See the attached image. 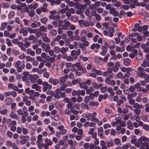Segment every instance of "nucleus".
Returning a JSON list of instances; mask_svg holds the SVG:
<instances>
[{"label": "nucleus", "instance_id": "obj_1", "mask_svg": "<svg viewBox=\"0 0 149 149\" xmlns=\"http://www.w3.org/2000/svg\"><path fill=\"white\" fill-rule=\"evenodd\" d=\"M21 61L18 60L15 63V67L16 68L17 71L18 72H21L23 69H24L25 68V65L22 63V65Z\"/></svg>", "mask_w": 149, "mask_h": 149}, {"label": "nucleus", "instance_id": "obj_2", "mask_svg": "<svg viewBox=\"0 0 149 149\" xmlns=\"http://www.w3.org/2000/svg\"><path fill=\"white\" fill-rule=\"evenodd\" d=\"M29 79L31 83H34L36 81V80L38 78V76L36 74H29Z\"/></svg>", "mask_w": 149, "mask_h": 149}, {"label": "nucleus", "instance_id": "obj_3", "mask_svg": "<svg viewBox=\"0 0 149 149\" xmlns=\"http://www.w3.org/2000/svg\"><path fill=\"white\" fill-rule=\"evenodd\" d=\"M81 51L80 49H78L77 51L75 50H72L71 52V55L72 56L73 58L77 59V56L79 55Z\"/></svg>", "mask_w": 149, "mask_h": 149}, {"label": "nucleus", "instance_id": "obj_4", "mask_svg": "<svg viewBox=\"0 0 149 149\" xmlns=\"http://www.w3.org/2000/svg\"><path fill=\"white\" fill-rule=\"evenodd\" d=\"M45 143L44 148L45 149H48L49 148V146L52 145L53 143L52 141L50 139H45Z\"/></svg>", "mask_w": 149, "mask_h": 149}, {"label": "nucleus", "instance_id": "obj_5", "mask_svg": "<svg viewBox=\"0 0 149 149\" xmlns=\"http://www.w3.org/2000/svg\"><path fill=\"white\" fill-rule=\"evenodd\" d=\"M149 141V139L145 136H142L138 139V142L142 143L143 141L148 142Z\"/></svg>", "mask_w": 149, "mask_h": 149}, {"label": "nucleus", "instance_id": "obj_6", "mask_svg": "<svg viewBox=\"0 0 149 149\" xmlns=\"http://www.w3.org/2000/svg\"><path fill=\"white\" fill-rule=\"evenodd\" d=\"M19 32L20 34L22 33L24 36H26L28 34L27 27H23L21 28L19 30Z\"/></svg>", "mask_w": 149, "mask_h": 149}, {"label": "nucleus", "instance_id": "obj_7", "mask_svg": "<svg viewBox=\"0 0 149 149\" xmlns=\"http://www.w3.org/2000/svg\"><path fill=\"white\" fill-rule=\"evenodd\" d=\"M103 129L102 127H100L98 128L97 133L98 136L102 139H104V138L103 136Z\"/></svg>", "mask_w": 149, "mask_h": 149}, {"label": "nucleus", "instance_id": "obj_8", "mask_svg": "<svg viewBox=\"0 0 149 149\" xmlns=\"http://www.w3.org/2000/svg\"><path fill=\"white\" fill-rule=\"evenodd\" d=\"M109 12L110 14H113V15L115 17L118 16L119 15L118 11L116 10L115 8H112L110 9Z\"/></svg>", "mask_w": 149, "mask_h": 149}, {"label": "nucleus", "instance_id": "obj_9", "mask_svg": "<svg viewBox=\"0 0 149 149\" xmlns=\"http://www.w3.org/2000/svg\"><path fill=\"white\" fill-rule=\"evenodd\" d=\"M43 41L46 43H49L50 42V39L47 37L46 33H43L42 36Z\"/></svg>", "mask_w": 149, "mask_h": 149}, {"label": "nucleus", "instance_id": "obj_10", "mask_svg": "<svg viewBox=\"0 0 149 149\" xmlns=\"http://www.w3.org/2000/svg\"><path fill=\"white\" fill-rule=\"evenodd\" d=\"M32 88L33 89H35L36 91L38 92H40L41 91L40 86H39L36 83L33 84L32 85Z\"/></svg>", "mask_w": 149, "mask_h": 149}, {"label": "nucleus", "instance_id": "obj_11", "mask_svg": "<svg viewBox=\"0 0 149 149\" xmlns=\"http://www.w3.org/2000/svg\"><path fill=\"white\" fill-rule=\"evenodd\" d=\"M114 78L115 79L119 78L123 79L125 78V77L123 76V75L122 72H119L115 74L114 76Z\"/></svg>", "mask_w": 149, "mask_h": 149}, {"label": "nucleus", "instance_id": "obj_12", "mask_svg": "<svg viewBox=\"0 0 149 149\" xmlns=\"http://www.w3.org/2000/svg\"><path fill=\"white\" fill-rule=\"evenodd\" d=\"M68 74H66L64 76L61 77L59 78V81L61 83H63L65 82L68 79Z\"/></svg>", "mask_w": 149, "mask_h": 149}, {"label": "nucleus", "instance_id": "obj_13", "mask_svg": "<svg viewBox=\"0 0 149 149\" xmlns=\"http://www.w3.org/2000/svg\"><path fill=\"white\" fill-rule=\"evenodd\" d=\"M101 51L100 52V54L102 56H104L106 54L107 49L106 47L105 46H103L101 48Z\"/></svg>", "mask_w": 149, "mask_h": 149}, {"label": "nucleus", "instance_id": "obj_14", "mask_svg": "<svg viewBox=\"0 0 149 149\" xmlns=\"http://www.w3.org/2000/svg\"><path fill=\"white\" fill-rule=\"evenodd\" d=\"M79 86L81 88L86 90L88 88V86L86 85L84 82H79Z\"/></svg>", "mask_w": 149, "mask_h": 149}, {"label": "nucleus", "instance_id": "obj_15", "mask_svg": "<svg viewBox=\"0 0 149 149\" xmlns=\"http://www.w3.org/2000/svg\"><path fill=\"white\" fill-rule=\"evenodd\" d=\"M9 116L12 118L15 119L17 120L18 118V116L16 114H15L13 111H12L10 114Z\"/></svg>", "mask_w": 149, "mask_h": 149}, {"label": "nucleus", "instance_id": "obj_16", "mask_svg": "<svg viewBox=\"0 0 149 149\" xmlns=\"http://www.w3.org/2000/svg\"><path fill=\"white\" fill-rule=\"evenodd\" d=\"M107 92L110 93V96L112 97L114 95L115 93L113 92V90L112 87H109L107 89Z\"/></svg>", "mask_w": 149, "mask_h": 149}, {"label": "nucleus", "instance_id": "obj_17", "mask_svg": "<svg viewBox=\"0 0 149 149\" xmlns=\"http://www.w3.org/2000/svg\"><path fill=\"white\" fill-rule=\"evenodd\" d=\"M90 149H101V148L99 146H96L92 143H90L89 146Z\"/></svg>", "mask_w": 149, "mask_h": 149}, {"label": "nucleus", "instance_id": "obj_18", "mask_svg": "<svg viewBox=\"0 0 149 149\" xmlns=\"http://www.w3.org/2000/svg\"><path fill=\"white\" fill-rule=\"evenodd\" d=\"M4 102L6 104L10 105L12 102V100L10 98L8 97L5 100Z\"/></svg>", "mask_w": 149, "mask_h": 149}, {"label": "nucleus", "instance_id": "obj_19", "mask_svg": "<svg viewBox=\"0 0 149 149\" xmlns=\"http://www.w3.org/2000/svg\"><path fill=\"white\" fill-rule=\"evenodd\" d=\"M133 107L135 109H141L143 108V106L141 104H139L138 103H135L133 105Z\"/></svg>", "mask_w": 149, "mask_h": 149}, {"label": "nucleus", "instance_id": "obj_20", "mask_svg": "<svg viewBox=\"0 0 149 149\" xmlns=\"http://www.w3.org/2000/svg\"><path fill=\"white\" fill-rule=\"evenodd\" d=\"M127 127L130 129L132 130L133 129L134 127L131 122L130 120H128L127 122Z\"/></svg>", "mask_w": 149, "mask_h": 149}, {"label": "nucleus", "instance_id": "obj_21", "mask_svg": "<svg viewBox=\"0 0 149 149\" xmlns=\"http://www.w3.org/2000/svg\"><path fill=\"white\" fill-rule=\"evenodd\" d=\"M103 59L100 57L96 59L95 62L99 64L102 65L103 63Z\"/></svg>", "mask_w": 149, "mask_h": 149}, {"label": "nucleus", "instance_id": "obj_22", "mask_svg": "<svg viewBox=\"0 0 149 149\" xmlns=\"http://www.w3.org/2000/svg\"><path fill=\"white\" fill-rule=\"evenodd\" d=\"M100 46L98 43L93 44L91 46V49H93L95 48L99 49L100 48Z\"/></svg>", "mask_w": 149, "mask_h": 149}, {"label": "nucleus", "instance_id": "obj_23", "mask_svg": "<svg viewBox=\"0 0 149 149\" xmlns=\"http://www.w3.org/2000/svg\"><path fill=\"white\" fill-rule=\"evenodd\" d=\"M131 61L130 59L129 58H127L124 60L123 63L125 65L128 66L130 64Z\"/></svg>", "mask_w": 149, "mask_h": 149}, {"label": "nucleus", "instance_id": "obj_24", "mask_svg": "<svg viewBox=\"0 0 149 149\" xmlns=\"http://www.w3.org/2000/svg\"><path fill=\"white\" fill-rule=\"evenodd\" d=\"M113 145L114 143L112 139H111L110 141H108L107 143V147L108 148L113 146Z\"/></svg>", "mask_w": 149, "mask_h": 149}, {"label": "nucleus", "instance_id": "obj_25", "mask_svg": "<svg viewBox=\"0 0 149 149\" xmlns=\"http://www.w3.org/2000/svg\"><path fill=\"white\" fill-rule=\"evenodd\" d=\"M143 54L141 52H139V53L136 55V59L138 60H141L142 58Z\"/></svg>", "mask_w": 149, "mask_h": 149}, {"label": "nucleus", "instance_id": "obj_26", "mask_svg": "<svg viewBox=\"0 0 149 149\" xmlns=\"http://www.w3.org/2000/svg\"><path fill=\"white\" fill-rule=\"evenodd\" d=\"M50 34L53 36H55L57 34V31L54 29H52L49 31Z\"/></svg>", "mask_w": 149, "mask_h": 149}, {"label": "nucleus", "instance_id": "obj_27", "mask_svg": "<svg viewBox=\"0 0 149 149\" xmlns=\"http://www.w3.org/2000/svg\"><path fill=\"white\" fill-rule=\"evenodd\" d=\"M99 104L97 102H95V101H90L89 103V105L91 106H97Z\"/></svg>", "mask_w": 149, "mask_h": 149}, {"label": "nucleus", "instance_id": "obj_28", "mask_svg": "<svg viewBox=\"0 0 149 149\" xmlns=\"http://www.w3.org/2000/svg\"><path fill=\"white\" fill-rule=\"evenodd\" d=\"M22 110L24 113V116H27L28 115V110L25 106H24L22 108Z\"/></svg>", "mask_w": 149, "mask_h": 149}, {"label": "nucleus", "instance_id": "obj_29", "mask_svg": "<svg viewBox=\"0 0 149 149\" xmlns=\"http://www.w3.org/2000/svg\"><path fill=\"white\" fill-rule=\"evenodd\" d=\"M105 112L108 114H109V116L110 117H112L113 116V113L111 112V110L108 109V108H106L105 109Z\"/></svg>", "mask_w": 149, "mask_h": 149}, {"label": "nucleus", "instance_id": "obj_30", "mask_svg": "<svg viewBox=\"0 0 149 149\" xmlns=\"http://www.w3.org/2000/svg\"><path fill=\"white\" fill-rule=\"evenodd\" d=\"M38 19V17L37 15L35 14L32 16L31 19V20L34 22H36Z\"/></svg>", "mask_w": 149, "mask_h": 149}, {"label": "nucleus", "instance_id": "obj_31", "mask_svg": "<svg viewBox=\"0 0 149 149\" xmlns=\"http://www.w3.org/2000/svg\"><path fill=\"white\" fill-rule=\"evenodd\" d=\"M7 24L8 23L7 22H4L1 23V27L0 29L1 30H4L5 29Z\"/></svg>", "mask_w": 149, "mask_h": 149}, {"label": "nucleus", "instance_id": "obj_32", "mask_svg": "<svg viewBox=\"0 0 149 149\" xmlns=\"http://www.w3.org/2000/svg\"><path fill=\"white\" fill-rule=\"evenodd\" d=\"M141 66L143 68L148 66V62L147 60L145 59L143 60V62L141 64Z\"/></svg>", "mask_w": 149, "mask_h": 149}, {"label": "nucleus", "instance_id": "obj_33", "mask_svg": "<svg viewBox=\"0 0 149 149\" xmlns=\"http://www.w3.org/2000/svg\"><path fill=\"white\" fill-rule=\"evenodd\" d=\"M26 62L34 61L35 60L34 58H32L30 56H26Z\"/></svg>", "mask_w": 149, "mask_h": 149}, {"label": "nucleus", "instance_id": "obj_34", "mask_svg": "<svg viewBox=\"0 0 149 149\" xmlns=\"http://www.w3.org/2000/svg\"><path fill=\"white\" fill-rule=\"evenodd\" d=\"M39 31L40 32H44L47 31V28L43 26H41L39 28Z\"/></svg>", "mask_w": 149, "mask_h": 149}, {"label": "nucleus", "instance_id": "obj_35", "mask_svg": "<svg viewBox=\"0 0 149 149\" xmlns=\"http://www.w3.org/2000/svg\"><path fill=\"white\" fill-rule=\"evenodd\" d=\"M68 49V47H62L61 49V52L62 54H64L66 52Z\"/></svg>", "mask_w": 149, "mask_h": 149}, {"label": "nucleus", "instance_id": "obj_36", "mask_svg": "<svg viewBox=\"0 0 149 149\" xmlns=\"http://www.w3.org/2000/svg\"><path fill=\"white\" fill-rule=\"evenodd\" d=\"M35 30L36 32V33H35L36 35V37H39L42 35V33L39 31V30L38 29H35Z\"/></svg>", "mask_w": 149, "mask_h": 149}, {"label": "nucleus", "instance_id": "obj_37", "mask_svg": "<svg viewBox=\"0 0 149 149\" xmlns=\"http://www.w3.org/2000/svg\"><path fill=\"white\" fill-rule=\"evenodd\" d=\"M29 138H26L21 140L19 142L22 145L25 144L29 140Z\"/></svg>", "mask_w": 149, "mask_h": 149}, {"label": "nucleus", "instance_id": "obj_38", "mask_svg": "<svg viewBox=\"0 0 149 149\" xmlns=\"http://www.w3.org/2000/svg\"><path fill=\"white\" fill-rule=\"evenodd\" d=\"M42 136L41 134L38 135L37 137L38 140L36 142L37 143L42 142ZM37 143L38 144V143Z\"/></svg>", "mask_w": 149, "mask_h": 149}, {"label": "nucleus", "instance_id": "obj_39", "mask_svg": "<svg viewBox=\"0 0 149 149\" xmlns=\"http://www.w3.org/2000/svg\"><path fill=\"white\" fill-rule=\"evenodd\" d=\"M52 88V85H49V86H44L43 88V91L44 92H46L48 89H51Z\"/></svg>", "mask_w": 149, "mask_h": 149}, {"label": "nucleus", "instance_id": "obj_40", "mask_svg": "<svg viewBox=\"0 0 149 149\" xmlns=\"http://www.w3.org/2000/svg\"><path fill=\"white\" fill-rule=\"evenodd\" d=\"M54 52L56 53L61 52V49L58 46H55L54 49Z\"/></svg>", "mask_w": 149, "mask_h": 149}, {"label": "nucleus", "instance_id": "obj_41", "mask_svg": "<svg viewBox=\"0 0 149 149\" xmlns=\"http://www.w3.org/2000/svg\"><path fill=\"white\" fill-rule=\"evenodd\" d=\"M61 38V36L60 35H57L56 37L54 38L53 39L55 41H60V39Z\"/></svg>", "mask_w": 149, "mask_h": 149}, {"label": "nucleus", "instance_id": "obj_42", "mask_svg": "<svg viewBox=\"0 0 149 149\" xmlns=\"http://www.w3.org/2000/svg\"><path fill=\"white\" fill-rule=\"evenodd\" d=\"M50 120L48 118H45L44 119L43 122L46 125H48L50 123Z\"/></svg>", "mask_w": 149, "mask_h": 149}, {"label": "nucleus", "instance_id": "obj_43", "mask_svg": "<svg viewBox=\"0 0 149 149\" xmlns=\"http://www.w3.org/2000/svg\"><path fill=\"white\" fill-rule=\"evenodd\" d=\"M27 29L30 34H31L35 32V29H32L30 27H27Z\"/></svg>", "mask_w": 149, "mask_h": 149}, {"label": "nucleus", "instance_id": "obj_44", "mask_svg": "<svg viewBox=\"0 0 149 149\" xmlns=\"http://www.w3.org/2000/svg\"><path fill=\"white\" fill-rule=\"evenodd\" d=\"M128 102L130 104L132 105H134L135 103V100L134 99H132L129 100Z\"/></svg>", "mask_w": 149, "mask_h": 149}, {"label": "nucleus", "instance_id": "obj_45", "mask_svg": "<svg viewBox=\"0 0 149 149\" xmlns=\"http://www.w3.org/2000/svg\"><path fill=\"white\" fill-rule=\"evenodd\" d=\"M76 67L77 68L78 70L79 71H80L81 70L82 66L81 65V64L80 63H76Z\"/></svg>", "mask_w": 149, "mask_h": 149}, {"label": "nucleus", "instance_id": "obj_46", "mask_svg": "<svg viewBox=\"0 0 149 149\" xmlns=\"http://www.w3.org/2000/svg\"><path fill=\"white\" fill-rule=\"evenodd\" d=\"M121 70L123 72H127L128 71H130V70L129 68H126L125 67H123L121 68Z\"/></svg>", "mask_w": 149, "mask_h": 149}, {"label": "nucleus", "instance_id": "obj_47", "mask_svg": "<svg viewBox=\"0 0 149 149\" xmlns=\"http://www.w3.org/2000/svg\"><path fill=\"white\" fill-rule=\"evenodd\" d=\"M120 142V140L118 138H116L114 139V144L116 145H118Z\"/></svg>", "mask_w": 149, "mask_h": 149}, {"label": "nucleus", "instance_id": "obj_48", "mask_svg": "<svg viewBox=\"0 0 149 149\" xmlns=\"http://www.w3.org/2000/svg\"><path fill=\"white\" fill-rule=\"evenodd\" d=\"M26 68L28 70H30L32 68V66L29 63H27L26 64Z\"/></svg>", "mask_w": 149, "mask_h": 149}, {"label": "nucleus", "instance_id": "obj_49", "mask_svg": "<svg viewBox=\"0 0 149 149\" xmlns=\"http://www.w3.org/2000/svg\"><path fill=\"white\" fill-rule=\"evenodd\" d=\"M6 44L8 46L11 47L12 46V44L10 40L6 38Z\"/></svg>", "mask_w": 149, "mask_h": 149}, {"label": "nucleus", "instance_id": "obj_50", "mask_svg": "<svg viewBox=\"0 0 149 149\" xmlns=\"http://www.w3.org/2000/svg\"><path fill=\"white\" fill-rule=\"evenodd\" d=\"M12 52L13 54L15 56L19 55L20 54L19 51L16 50L15 49H13Z\"/></svg>", "mask_w": 149, "mask_h": 149}, {"label": "nucleus", "instance_id": "obj_51", "mask_svg": "<svg viewBox=\"0 0 149 149\" xmlns=\"http://www.w3.org/2000/svg\"><path fill=\"white\" fill-rule=\"evenodd\" d=\"M134 111L136 113V115H139L141 113V111L139 109H135Z\"/></svg>", "mask_w": 149, "mask_h": 149}, {"label": "nucleus", "instance_id": "obj_52", "mask_svg": "<svg viewBox=\"0 0 149 149\" xmlns=\"http://www.w3.org/2000/svg\"><path fill=\"white\" fill-rule=\"evenodd\" d=\"M47 21L48 18L47 17L43 18L40 19L41 22L44 24H45Z\"/></svg>", "mask_w": 149, "mask_h": 149}, {"label": "nucleus", "instance_id": "obj_53", "mask_svg": "<svg viewBox=\"0 0 149 149\" xmlns=\"http://www.w3.org/2000/svg\"><path fill=\"white\" fill-rule=\"evenodd\" d=\"M87 31L86 30H83L81 31L80 36H85L87 34Z\"/></svg>", "mask_w": 149, "mask_h": 149}, {"label": "nucleus", "instance_id": "obj_54", "mask_svg": "<svg viewBox=\"0 0 149 149\" xmlns=\"http://www.w3.org/2000/svg\"><path fill=\"white\" fill-rule=\"evenodd\" d=\"M66 33L67 34L68 36L69 37L72 36L73 34V31L71 30H68L67 31Z\"/></svg>", "mask_w": 149, "mask_h": 149}, {"label": "nucleus", "instance_id": "obj_55", "mask_svg": "<svg viewBox=\"0 0 149 149\" xmlns=\"http://www.w3.org/2000/svg\"><path fill=\"white\" fill-rule=\"evenodd\" d=\"M15 14L14 12L13 11H10L8 14V17L9 18H11L14 16Z\"/></svg>", "mask_w": 149, "mask_h": 149}, {"label": "nucleus", "instance_id": "obj_56", "mask_svg": "<svg viewBox=\"0 0 149 149\" xmlns=\"http://www.w3.org/2000/svg\"><path fill=\"white\" fill-rule=\"evenodd\" d=\"M97 115V114L96 112H94L92 113H88V116H89L91 117H94L96 116Z\"/></svg>", "mask_w": 149, "mask_h": 149}, {"label": "nucleus", "instance_id": "obj_57", "mask_svg": "<svg viewBox=\"0 0 149 149\" xmlns=\"http://www.w3.org/2000/svg\"><path fill=\"white\" fill-rule=\"evenodd\" d=\"M13 143L11 141H7L6 142V145L8 148L11 147Z\"/></svg>", "mask_w": 149, "mask_h": 149}, {"label": "nucleus", "instance_id": "obj_58", "mask_svg": "<svg viewBox=\"0 0 149 149\" xmlns=\"http://www.w3.org/2000/svg\"><path fill=\"white\" fill-rule=\"evenodd\" d=\"M88 76L90 77H92L95 78L97 77L96 74L95 73L92 72L89 74Z\"/></svg>", "mask_w": 149, "mask_h": 149}, {"label": "nucleus", "instance_id": "obj_59", "mask_svg": "<svg viewBox=\"0 0 149 149\" xmlns=\"http://www.w3.org/2000/svg\"><path fill=\"white\" fill-rule=\"evenodd\" d=\"M90 97L89 96H86L84 98V102L86 103H88L90 100Z\"/></svg>", "mask_w": 149, "mask_h": 149}, {"label": "nucleus", "instance_id": "obj_60", "mask_svg": "<svg viewBox=\"0 0 149 149\" xmlns=\"http://www.w3.org/2000/svg\"><path fill=\"white\" fill-rule=\"evenodd\" d=\"M91 120L92 122H95L96 123H97L99 121L98 119L95 117H91Z\"/></svg>", "mask_w": 149, "mask_h": 149}, {"label": "nucleus", "instance_id": "obj_61", "mask_svg": "<svg viewBox=\"0 0 149 149\" xmlns=\"http://www.w3.org/2000/svg\"><path fill=\"white\" fill-rule=\"evenodd\" d=\"M10 4L8 3H5L3 5V7L5 8H7L10 6Z\"/></svg>", "mask_w": 149, "mask_h": 149}, {"label": "nucleus", "instance_id": "obj_62", "mask_svg": "<svg viewBox=\"0 0 149 149\" xmlns=\"http://www.w3.org/2000/svg\"><path fill=\"white\" fill-rule=\"evenodd\" d=\"M146 75V74L144 72H140L139 73V76L140 77H144Z\"/></svg>", "mask_w": 149, "mask_h": 149}, {"label": "nucleus", "instance_id": "obj_63", "mask_svg": "<svg viewBox=\"0 0 149 149\" xmlns=\"http://www.w3.org/2000/svg\"><path fill=\"white\" fill-rule=\"evenodd\" d=\"M71 19L72 21L74 22H76L78 21V19L76 17L72 16L71 17Z\"/></svg>", "mask_w": 149, "mask_h": 149}, {"label": "nucleus", "instance_id": "obj_64", "mask_svg": "<svg viewBox=\"0 0 149 149\" xmlns=\"http://www.w3.org/2000/svg\"><path fill=\"white\" fill-rule=\"evenodd\" d=\"M31 44V42L27 41L24 44V46L25 47L27 48L29 47Z\"/></svg>", "mask_w": 149, "mask_h": 149}]
</instances>
